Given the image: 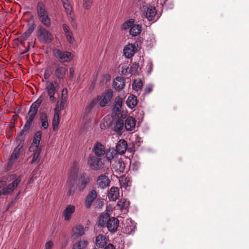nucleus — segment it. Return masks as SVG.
<instances>
[{
	"label": "nucleus",
	"instance_id": "1",
	"mask_svg": "<svg viewBox=\"0 0 249 249\" xmlns=\"http://www.w3.org/2000/svg\"><path fill=\"white\" fill-rule=\"evenodd\" d=\"M41 133L40 131L36 132L33 139L32 143L29 147V151L32 153V160L31 164L38 163L40 161L39 155L41 152L40 142L41 139Z\"/></svg>",
	"mask_w": 249,
	"mask_h": 249
},
{
	"label": "nucleus",
	"instance_id": "2",
	"mask_svg": "<svg viewBox=\"0 0 249 249\" xmlns=\"http://www.w3.org/2000/svg\"><path fill=\"white\" fill-rule=\"evenodd\" d=\"M98 225L103 227H106L109 231L114 232L117 230L119 220L115 217H109L107 213H105L100 215Z\"/></svg>",
	"mask_w": 249,
	"mask_h": 249
},
{
	"label": "nucleus",
	"instance_id": "3",
	"mask_svg": "<svg viewBox=\"0 0 249 249\" xmlns=\"http://www.w3.org/2000/svg\"><path fill=\"white\" fill-rule=\"evenodd\" d=\"M37 15L40 22L46 27H50L51 25V18L47 12L45 5L42 2H39L37 3Z\"/></svg>",
	"mask_w": 249,
	"mask_h": 249
},
{
	"label": "nucleus",
	"instance_id": "4",
	"mask_svg": "<svg viewBox=\"0 0 249 249\" xmlns=\"http://www.w3.org/2000/svg\"><path fill=\"white\" fill-rule=\"evenodd\" d=\"M122 28L124 30L129 29V34L132 36L139 35L142 32V25L135 24V20L133 18L125 21L122 24Z\"/></svg>",
	"mask_w": 249,
	"mask_h": 249
},
{
	"label": "nucleus",
	"instance_id": "5",
	"mask_svg": "<svg viewBox=\"0 0 249 249\" xmlns=\"http://www.w3.org/2000/svg\"><path fill=\"white\" fill-rule=\"evenodd\" d=\"M141 9L143 15L149 21L157 20L159 18L155 7L148 3H143Z\"/></svg>",
	"mask_w": 249,
	"mask_h": 249
},
{
	"label": "nucleus",
	"instance_id": "6",
	"mask_svg": "<svg viewBox=\"0 0 249 249\" xmlns=\"http://www.w3.org/2000/svg\"><path fill=\"white\" fill-rule=\"evenodd\" d=\"M54 56L59 59L61 63L68 62L73 58V55L70 52H65L59 49L53 50Z\"/></svg>",
	"mask_w": 249,
	"mask_h": 249
},
{
	"label": "nucleus",
	"instance_id": "7",
	"mask_svg": "<svg viewBox=\"0 0 249 249\" xmlns=\"http://www.w3.org/2000/svg\"><path fill=\"white\" fill-rule=\"evenodd\" d=\"M38 37L39 41L44 43L51 42L53 38L52 34L43 27L38 28Z\"/></svg>",
	"mask_w": 249,
	"mask_h": 249
},
{
	"label": "nucleus",
	"instance_id": "8",
	"mask_svg": "<svg viewBox=\"0 0 249 249\" xmlns=\"http://www.w3.org/2000/svg\"><path fill=\"white\" fill-rule=\"evenodd\" d=\"M88 164L90 168L95 171L102 169L104 165L101 159H98L95 157H90L88 161Z\"/></svg>",
	"mask_w": 249,
	"mask_h": 249
},
{
	"label": "nucleus",
	"instance_id": "9",
	"mask_svg": "<svg viewBox=\"0 0 249 249\" xmlns=\"http://www.w3.org/2000/svg\"><path fill=\"white\" fill-rule=\"evenodd\" d=\"M45 90L49 96L51 102H55L56 98L54 97L56 89L53 82L47 81L46 82Z\"/></svg>",
	"mask_w": 249,
	"mask_h": 249
},
{
	"label": "nucleus",
	"instance_id": "10",
	"mask_svg": "<svg viewBox=\"0 0 249 249\" xmlns=\"http://www.w3.org/2000/svg\"><path fill=\"white\" fill-rule=\"evenodd\" d=\"M123 232L126 234H130L134 232L136 224L131 218L126 219L124 223Z\"/></svg>",
	"mask_w": 249,
	"mask_h": 249
},
{
	"label": "nucleus",
	"instance_id": "11",
	"mask_svg": "<svg viewBox=\"0 0 249 249\" xmlns=\"http://www.w3.org/2000/svg\"><path fill=\"white\" fill-rule=\"evenodd\" d=\"M20 181L21 178L20 177L17 178L11 183H10L6 187H4L2 189V195H6L13 192Z\"/></svg>",
	"mask_w": 249,
	"mask_h": 249
},
{
	"label": "nucleus",
	"instance_id": "12",
	"mask_svg": "<svg viewBox=\"0 0 249 249\" xmlns=\"http://www.w3.org/2000/svg\"><path fill=\"white\" fill-rule=\"evenodd\" d=\"M110 180L108 177L105 175L99 176L97 179V184L98 188L105 189L109 186Z\"/></svg>",
	"mask_w": 249,
	"mask_h": 249
},
{
	"label": "nucleus",
	"instance_id": "13",
	"mask_svg": "<svg viewBox=\"0 0 249 249\" xmlns=\"http://www.w3.org/2000/svg\"><path fill=\"white\" fill-rule=\"evenodd\" d=\"M119 154L114 148L109 149L106 152V158L108 161L110 163V164H111L115 160L119 159Z\"/></svg>",
	"mask_w": 249,
	"mask_h": 249
},
{
	"label": "nucleus",
	"instance_id": "14",
	"mask_svg": "<svg viewBox=\"0 0 249 249\" xmlns=\"http://www.w3.org/2000/svg\"><path fill=\"white\" fill-rule=\"evenodd\" d=\"M112 168L117 173H123L125 167V164L121 159H119L111 164Z\"/></svg>",
	"mask_w": 249,
	"mask_h": 249
},
{
	"label": "nucleus",
	"instance_id": "15",
	"mask_svg": "<svg viewBox=\"0 0 249 249\" xmlns=\"http://www.w3.org/2000/svg\"><path fill=\"white\" fill-rule=\"evenodd\" d=\"M75 211V207L73 205H68L62 213V216L65 221H69Z\"/></svg>",
	"mask_w": 249,
	"mask_h": 249
},
{
	"label": "nucleus",
	"instance_id": "16",
	"mask_svg": "<svg viewBox=\"0 0 249 249\" xmlns=\"http://www.w3.org/2000/svg\"><path fill=\"white\" fill-rule=\"evenodd\" d=\"M136 123V121L134 118L131 116L127 117L124 123L125 129L127 131H135Z\"/></svg>",
	"mask_w": 249,
	"mask_h": 249
},
{
	"label": "nucleus",
	"instance_id": "17",
	"mask_svg": "<svg viewBox=\"0 0 249 249\" xmlns=\"http://www.w3.org/2000/svg\"><path fill=\"white\" fill-rule=\"evenodd\" d=\"M97 193L94 190H92L86 196L85 203V206L86 208L90 207L93 201L97 198Z\"/></svg>",
	"mask_w": 249,
	"mask_h": 249
},
{
	"label": "nucleus",
	"instance_id": "18",
	"mask_svg": "<svg viewBox=\"0 0 249 249\" xmlns=\"http://www.w3.org/2000/svg\"><path fill=\"white\" fill-rule=\"evenodd\" d=\"M108 238L106 235L100 234L95 237V244L98 248H103L107 245Z\"/></svg>",
	"mask_w": 249,
	"mask_h": 249
},
{
	"label": "nucleus",
	"instance_id": "19",
	"mask_svg": "<svg viewBox=\"0 0 249 249\" xmlns=\"http://www.w3.org/2000/svg\"><path fill=\"white\" fill-rule=\"evenodd\" d=\"M135 45L132 44H128L126 45L123 50L124 54L127 58H131L135 53Z\"/></svg>",
	"mask_w": 249,
	"mask_h": 249
},
{
	"label": "nucleus",
	"instance_id": "20",
	"mask_svg": "<svg viewBox=\"0 0 249 249\" xmlns=\"http://www.w3.org/2000/svg\"><path fill=\"white\" fill-rule=\"evenodd\" d=\"M113 96V92L111 89L106 91L103 94V99L100 101V105L101 107H105L109 103Z\"/></svg>",
	"mask_w": 249,
	"mask_h": 249
},
{
	"label": "nucleus",
	"instance_id": "21",
	"mask_svg": "<svg viewBox=\"0 0 249 249\" xmlns=\"http://www.w3.org/2000/svg\"><path fill=\"white\" fill-rule=\"evenodd\" d=\"M84 234L85 229L82 225H76L72 230V237L74 238L80 237Z\"/></svg>",
	"mask_w": 249,
	"mask_h": 249
},
{
	"label": "nucleus",
	"instance_id": "22",
	"mask_svg": "<svg viewBox=\"0 0 249 249\" xmlns=\"http://www.w3.org/2000/svg\"><path fill=\"white\" fill-rule=\"evenodd\" d=\"M127 144L124 140H120L117 143L116 151L119 155H123L126 152Z\"/></svg>",
	"mask_w": 249,
	"mask_h": 249
},
{
	"label": "nucleus",
	"instance_id": "23",
	"mask_svg": "<svg viewBox=\"0 0 249 249\" xmlns=\"http://www.w3.org/2000/svg\"><path fill=\"white\" fill-rule=\"evenodd\" d=\"M93 152L98 157H101L106 153L105 147L99 142H97L94 145Z\"/></svg>",
	"mask_w": 249,
	"mask_h": 249
},
{
	"label": "nucleus",
	"instance_id": "24",
	"mask_svg": "<svg viewBox=\"0 0 249 249\" xmlns=\"http://www.w3.org/2000/svg\"><path fill=\"white\" fill-rule=\"evenodd\" d=\"M113 126H112V128L113 130L118 134H122V130L124 126V121L121 119H118L115 121L114 123H112Z\"/></svg>",
	"mask_w": 249,
	"mask_h": 249
},
{
	"label": "nucleus",
	"instance_id": "25",
	"mask_svg": "<svg viewBox=\"0 0 249 249\" xmlns=\"http://www.w3.org/2000/svg\"><path fill=\"white\" fill-rule=\"evenodd\" d=\"M124 86V82L123 78L121 77H117L113 82L112 86L113 88L118 91L121 90Z\"/></svg>",
	"mask_w": 249,
	"mask_h": 249
},
{
	"label": "nucleus",
	"instance_id": "26",
	"mask_svg": "<svg viewBox=\"0 0 249 249\" xmlns=\"http://www.w3.org/2000/svg\"><path fill=\"white\" fill-rule=\"evenodd\" d=\"M119 189L118 187H112L108 192V197L110 200L115 201L119 196Z\"/></svg>",
	"mask_w": 249,
	"mask_h": 249
},
{
	"label": "nucleus",
	"instance_id": "27",
	"mask_svg": "<svg viewBox=\"0 0 249 249\" xmlns=\"http://www.w3.org/2000/svg\"><path fill=\"white\" fill-rule=\"evenodd\" d=\"M137 97L134 95H131L127 98L126 105L129 108L132 109L137 106Z\"/></svg>",
	"mask_w": 249,
	"mask_h": 249
},
{
	"label": "nucleus",
	"instance_id": "28",
	"mask_svg": "<svg viewBox=\"0 0 249 249\" xmlns=\"http://www.w3.org/2000/svg\"><path fill=\"white\" fill-rule=\"evenodd\" d=\"M67 69L63 66H58L55 71V74L58 79H63L66 74Z\"/></svg>",
	"mask_w": 249,
	"mask_h": 249
},
{
	"label": "nucleus",
	"instance_id": "29",
	"mask_svg": "<svg viewBox=\"0 0 249 249\" xmlns=\"http://www.w3.org/2000/svg\"><path fill=\"white\" fill-rule=\"evenodd\" d=\"M22 148V145L21 143L18 144V145L14 149L11 157L10 160L11 161H14L16 160L19 156V152L20 149Z\"/></svg>",
	"mask_w": 249,
	"mask_h": 249
},
{
	"label": "nucleus",
	"instance_id": "30",
	"mask_svg": "<svg viewBox=\"0 0 249 249\" xmlns=\"http://www.w3.org/2000/svg\"><path fill=\"white\" fill-rule=\"evenodd\" d=\"M43 96L41 95L33 104H32L30 107V109L34 110L37 112L38 108L41 103L43 102Z\"/></svg>",
	"mask_w": 249,
	"mask_h": 249
},
{
	"label": "nucleus",
	"instance_id": "31",
	"mask_svg": "<svg viewBox=\"0 0 249 249\" xmlns=\"http://www.w3.org/2000/svg\"><path fill=\"white\" fill-rule=\"evenodd\" d=\"M40 120L41 123V126L44 129H46L49 126L48 117L45 113H41L40 116Z\"/></svg>",
	"mask_w": 249,
	"mask_h": 249
},
{
	"label": "nucleus",
	"instance_id": "32",
	"mask_svg": "<svg viewBox=\"0 0 249 249\" xmlns=\"http://www.w3.org/2000/svg\"><path fill=\"white\" fill-rule=\"evenodd\" d=\"M59 114L60 113L54 112L52 121V125L54 131L56 130L58 128L59 123Z\"/></svg>",
	"mask_w": 249,
	"mask_h": 249
},
{
	"label": "nucleus",
	"instance_id": "33",
	"mask_svg": "<svg viewBox=\"0 0 249 249\" xmlns=\"http://www.w3.org/2000/svg\"><path fill=\"white\" fill-rule=\"evenodd\" d=\"M142 85L143 83L141 79H136L133 81L132 87L134 90L139 91L142 90Z\"/></svg>",
	"mask_w": 249,
	"mask_h": 249
},
{
	"label": "nucleus",
	"instance_id": "34",
	"mask_svg": "<svg viewBox=\"0 0 249 249\" xmlns=\"http://www.w3.org/2000/svg\"><path fill=\"white\" fill-rule=\"evenodd\" d=\"M34 25H32L29 27L28 29L21 36L20 39L23 41L27 40L34 31Z\"/></svg>",
	"mask_w": 249,
	"mask_h": 249
},
{
	"label": "nucleus",
	"instance_id": "35",
	"mask_svg": "<svg viewBox=\"0 0 249 249\" xmlns=\"http://www.w3.org/2000/svg\"><path fill=\"white\" fill-rule=\"evenodd\" d=\"M88 245L86 240H81L73 245L72 249H85Z\"/></svg>",
	"mask_w": 249,
	"mask_h": 249
},
{
	"label": "nucleus",
	"instance_id": "36",
	"mask_svg": "<svg viewBox=\"0 0 249 249\" xmlns=\"http://www.w3.org/2000/svg\"><path fill=\"white\" fill-rule=\"evenodd\" d=\"M146 45L148 47H152L155 44L156 40L153 34H148L146 37Z\"/></svg>",
	"mask_w": 249,
	"mask_h": 249
},
{
	"label": "nucleus",
	"instance_id": "37",
	"mask_svg": "<svg viewBox=\"0 0 249 249\" xmlns=\"http://www.w3.org/2000/svg\"><path fill=\"white\" fill-rule=\"evenodd\" d=\"M123 99L120 96H117L115 99L114 104V110L116 111H120L122 106Z\"/></svg>",
	"mask_w": 249,
	"mask_h": 249
},
{
	"label": "nucleus",
	"instance_id": "38",
	"mask_svg": "<svg viewBox=\"0 0 249 249\" xmlns=\"http://www.w3.org/2000/svg\"><path fill=\"white\" fill-rule=\"evenodd\" d=\"M80 189L83 190L89 181V178L86 175H83L80 178Z\"/></svg>",
	"mask_w": 249,
	"mask_h": 249
},
{
	"label": "nucleus",
	"instance_id": "39",
	"mask_svg": "<svg viewBox=\"0 0 249 249\" xmlns=\"http://www.w3.org/2000/svg\"><path fill=\"white\" fill-rule=\"evenodd\" d=\"M129 204V201L125 198L121 199L117 203V206L122 210L127 209Z\"/></svg>",
	"mask_w": 249,
	"mask_h": 249
},
{
	"label": "nucleus",
	"instance_id": "40",
	"mask_svg": "<svg viewBox=\"0 0 249 249\" xmlns=\"http://www.w3.org/2000/svg\"><path fill=\"white\" fill-rule=\"evenodd\" d=\"M121 188L127 189V187L131 184L129 179L127 178H123L120 180Z\"/></svg>",
	"mask_w": 249,
	"mask_h": 249
},
{
	"label": "nucleus",
	"instance_id": "41",
	"mask_svg": "<svg viewBox=\"0 0 249 249\" xmlns=\"http://www.w3.org/2000/svg\"><path fill=\"white\" fill-rule=\"evenodd\" d=\"M64 8L65 9L68 14H71V6L68 0H61Z\"/></svg>",
	"mask_w": 249,
	"mask_h": 249
},
{
	"label": "nucleus",
	"instance_id": "42",
	"mask_svg": "<svg viewBox=\"0 0 249 249\" xmlns=\"http://www.w3.org/2000/svg\"><path fill=\"white\" fill-rule=\"evenodd\" d=\"M92 3L91 0H83V7L85 9L88 10L91 8Z\"/></svg>",
	"mask_w": 249,
	"mask_h": 249
},
{
	"label": "nucleus",
	"instance_id": "43",
	"mask_svg": "<svg viewBox=\"0 0 249 249\" xmlns=\"http://www.w3.org/2000/svg\"><path fill=\"white\" fill-rule=\"evenodd\" d=\"M37 113V112L34 110L29 109L28 112V117L26 118V119L31 121H33Z\"/></svg>",
	"mask_w": 249,
	"mask_h": 249
},
{
	"label": "nucleus",
	"instance_id": "44",
	"mask_svg": "<svg viewBox=\"0 0 249 249\" xmlns=\"http://www.w3.org/2000/svg\"><path fill=\"white\" fill-rule=\"evenodd\" d=\"M68 191L67 194L69 196H72L75 192V188L72 182H69L68 184Z\"/></svg>",
	"mask_w": 249,
	"mask_h": 249
},
{
	"label": "nucleus",
	"instance_id": "45",
	"mask_svg": "<svg viewBox=\"0 0 249 249\" xmlns=\"http://www.w3.org/2000/svg\"><path fill=\"white\" fill-rule=\"evenodd\" d=\"M131 164L133 171L138 170L141 166V163L138 161H131Z\"/></svg>",
	"mask_w": 249,
	"mask_h": 249
},
{
	"label": "nucleus",
	"instance_id": "46",
	"mask_svg": "<svg viewBox=\"0 0 249 249\" xmlns=\"http://www.w3.org/2000/svg\"><path fill=\"white\" fill-rule=\"evenodd\" d=\"M63 107L62 101H58L56 103V107L54 109V111L60 113V110L62 109Z\"/></svg>",
	"mask_w": 249,
	"mask_h": 249
},
{
	"label": "nucleus",
	"instance_id": "47",
	"mask_svg": "<svg viewBox=\"0 0 249 249\" xmlns=\"http://www.w3.org/2000/svg\"><path fill=\"white\" fill-rule=\"evenodd\" d=\"M111 79L110 76L108 74H104L103 76L101 82L104 84L107 83L108 82H109Z\"/></svg>",
	"mask_w": 249,
	"mask_h": 249
},
{
	"label": "nucleus",
	"instance_id": "48",
	"mask_svg": "<svg viewBox=\"0 0 249 249\" xmlns=\"http://www.w3.org/2000/svg\"><path fill=\"white\" fill-rule=\"evenodd\" d=\"M66 37L69 43L73 45L75 44V39L72 37L71 33L66 35Z\"/></svg>",
	"mask_w": 249,
	"mask_h": 249
},
{
	"label": "nucleus",
	"instance_id": "49",
	"mask_svg": "<svg viewBox=\"0 0 249 249\" xmlns=\"http://www.w3.org/2000/svg\"><path fill=\"white\" fill-rule=\"evenodd\" d=\"M153 86L152 84H148L146 86L144 89V93L145 94L150 93L153 89Z\"/></svg>",
	"mask_w": 249,
	"mask_h": 249
},
{
	"label": "nucleus",
	"instance_id": "50",
	"mask_svg": "<svg viewBox=\"0 0 249 249\" xmlns=\"http://www.w3.org/2000/svg\"><path fill=\"white\" fill-rule=\"evenodd\" d=\"M51 75V71L50 70L46 69L44 71V77L46 80L49 79Z\"/></svg>",
	"mask_w": 249,
	"mask_h": 249
},
{
	"label": "nucleus",
	"instance_id": "51",
	"mask_svg": "<svg viewBox=\"0 0 249 249\" xmlns=\"http://www.w3.org/2000/svg\"><path fill=\"white\" fill-rule=\"evenodd\" d=\"M53 243L52 241H48L45 244L44 249H51L53 248Z\"/></svg>",
	"mask_w": 249,
	"mask_h": 249
},
{
	"label": "nucleus",
	"instance_id": "52",
	"mask_svg": "<svg viewBox=\"0 0 249 249\" xmlns=\"http://www.w3.org/2000/svg\"><path fill=\"white\" fill-rule=\"evenodd\" d=\"M32 123L33 121H31L26 119V122L24 126V129L25 130H28L30 128V126L32 124Z\"/></svg>",
	"mask_w": 249,
	"mask_h": 249
},
{
	"label": "nucleus",
	"instance_id": "53",
	"mask_svg": "<svg viewBox=\"0 0 249 249\" xmlns=\"http://www.w3.org/2000/svg\"><path fill=\"white\" fill-rule=\"evenodd\" d=\"M62 27L65 32V35L71 33V32L69 30V27L67 24H63L62 25Z\"/></svg>",
	"mask_w": 249,
	"mask_h": 249
},
{
	"label": "nucleus",
	"instance_id": "54",
	"mask_svg": "<svg viewBox=\"0 0 249 249\" xmlns=\"http://www.w3.org/2000/svg\"><path fill=\"white\" fill-rule=\"evenodd\" d=\"M103 249H116V248L113 244L108 243L104 246Z\"/></svg>",
	"mask_w": 249,
	"mask_h": 249
},
{
	"label": "nucleus",
	"instance_id": "55",
	"mask_svg": "<svg viewBox=\"0 0 249 249\" xmlns=\"http://www.w3.org/2000/svg\"><path fill=\"white\" fill-rule=\"evenodd\" d=\"M147 66L148 67V73H150L153 68V64L151 61H149L147 62Z\"/></svg>",
	"mask_w": 249,
	"mask_h": 249
},
{
	"label": "nucleus",
	"instance_id": "56",
	"mask_svg": "<svg viewBox=\"0 0 249 249\" xmlns=\"http://www.w3.org/2000/svg\"><path fill=\"white\" fill-rule=\"evenodd\" d=\"M97 102L96 100H93L90 102L89 104L90 105V106H91V107L93 108L96 105Z\"/></svg>",
	"mask_w": 249,
	"mask_h": 249
},
{
	"label": "nucleus",
	"instance_id": "57",
	"mask_svg": "<svg viewBox=\"0 0 249 249\" xmlns=\"http://www.w3.org/2000/svg\"><path fill=\"white\" fill-rule=\"evenodd\" d=\"M92 108H93V107H91V106H90V105L89 104L85 108V111L87 113H89Z\"/></svg>",
	"mask_w": 249,
	"mask_h": 249
},
{
	"label": "nucleus",
	"instance_id": "58",
	"mask_svg": "<svg viewBox=\"0 0 249 249\" xmlns=\"http://www.w3.org/2000/svg\"><path fill=\"white\" fill-rule=\"evenodd\" d=\"M74 74V70L72 68L70 69V77H73Z\"/></svg>",
	"mask_w": 249,
	"mask_h": 249
},
{
	"label": "nucleus",
	"instance_id": "59",
	"mask_svg": "<svg viewBox=\"0 0 249 249\" xmlns=\"http://www.w3.org/2000/svg\"><path fill=\"white\" fill-rule=\"evenodd\" d=\"M71 24L73 28H75L76 27V24L74 22L71 23Z\"/></svg>",
	"mask_w": 249,
	"mask_h": 249
},
{
	"label": "nucleus",
	"instance_id": "60",
	"mask_svg": "<svg viewBox=\"0 0 249 249\" xmlns=\"http://www.w3.org/2000/svg\"><path fill=\"white\" fill-rule=\"evenodd\" d=\"M1 194H2V191H0V196Z\"/></svg>",
	"mask_w": 249,
	"mask_h": 249
}]
</instances>
